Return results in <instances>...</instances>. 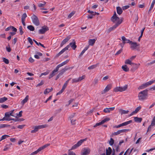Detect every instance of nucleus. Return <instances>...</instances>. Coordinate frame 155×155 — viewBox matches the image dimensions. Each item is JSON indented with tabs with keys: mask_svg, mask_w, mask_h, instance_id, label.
Returning <instances> with one entry per match:
<instances>
[{
	"mask_svg": "<svg viewBox=\"0 0 155 155\" xmlns=\"http://www.w3.org/2000/svg\"><path fill=\"white\" fill-rule=\"evenodd\" d=\"M70 46L73 49L75 50L77 47V46L76 45V42L74 40H73V41L72 42L70 43L69 45L67 46L64 48L62 49L57 54L56 56L57 57L59 56L61 54H62L64 52L68 50Z\"/></svg>",
	"mask_w": 155,
	"mask_h": 155,
	"instance_id": "f257e3e1",
	"label": "nucleus"
},
{
	"mask_svg": "<svg viewBox=\"0 0 155 155\" xmlns=\"http://www.w3.org/2000/svg\"><path fill=\"white\" fill-rule=\"evenodd\" d=\"M147 96V90H144L139 93L138 97L140 100H144L146 99Z\"/></svg>",
	"mask_w": 155,
	"mask_h": 155,
	"instance_id": "f03ea898",
	"label": "nucleus"
},
{
	"mask_svg": "<svg viewBox=\"0 0 155 155\" xmlns=\"http://www.w3.org/2000/svg\"><path fill=\"white\" fill-rule=\"evenodd\" d=\"M155 82V79L154 80H151L143 84L141 86L138 87V89H144L145 88L149 86L152 84L153 83Z\"/></svg>",
	"mask_w": 155,
	"mask_h": 155,
	"instance_id": "7ed1b4c3",
	"label": "nucleus"
},
{
	"mask_svg": "<svg viewBox=\"0 0 155 155\" xmlns=\"http://www.w3.org/2000/svg\"><path fill=\"white\" fill-rule=\"evenodd\" d=\"M50 145L49 143H47L41 147H40L38 150L34 152L31 153L28 155H35L37 154L38 153L42 150L44 149L45 148L49 146Z\"/></svg>",
	"mask_w": 155,
	"mask_h": 155,
	"instance_id": "20e7f679",
	"label": "nucleus"
},
{
	"mask_svg": "<svg viewBox=\"0 0 155 155\" xmlns=\"http://www.w3.org/2000/svg\"><path fill=\"white\" fill-rule=\"evenodd\" d=\"M127 87L128 85H127L124 86L123 87H117L114 89V91L115 92H122L126 91Z\"/></svg>",
	"mask_w": 155,
	"mask_h": 155,
	"instance_id": "39448f33",
	"label": "nucleus"
},
{
	"mask_svg": "<svg viewBox=\"0 0 155 155\" xmlns=\"http://www.w3.org/2000/svg\"><path fill=\"white\" fill-rule=\"evenodd\" d=\"M87 139V138H85L84 139L81 140L78 142V143L72 146L71 150H74L77 147L80 146L82 143L84 141H86Z\"/></svg>",
	"mask_w": 155,
	"mask_h": 155,
	"instance_id": "423d86ee",
	"label": "nucleus"
},
{
	"mask_svg": "<svg viewBox=\"0 0 155 155\" xmlns=\"http://www.w3.org/2000/svg\"><path fill=\"white\" fill-rule=\"evenodd\" d=\"M32 22L36 26H38L40 25V22L38 17L34 14L31 17Z\"/></svg>",
	"mask_w": 155,
	"mask_h": 155,
	"instance_id": "0eeeda50",
	"label": "nucleus"
},
{
	"mask_svg": "<svg viewBox=\"0 0 155 155\" xmlns=\"http://www.w3.org/2000/svg\"><path fill=\"white\" fill-rule=\"evenodd\" d=\"M47 127L46 124H44L36 126L35 127L34 130L31 131V133H35L37 132L39 129L46 127Z\"/></svg>",
	"mask_w": 155,
	"mask_h": 155,
	"instance_id": "6e6552de",
	"label": "nucleus"
},
{
	"mask_svg": "<svg viewBox=\"0 0 155 155\" xmlns=\"http://www.w3.org/2000/svg\"><path fill=\"white\" fill-rule=\"evenodd\" d=\"M123 20V18H121L120 19V18L117 16L115 12H114L113 15L111 18V21L113 22H115L116 21H117V22L121 20H122V22Z\"/></svg>",
	"mask_w": 155,
	"mask_h": 155,
	"instance_id": "1a4fd4ad",
	"label": "nucleus"
},
{
	"mask_svg": "<svg viewBox=\"0 0 155 155\" xmlns=\"http://www.w3.org/2000/svg\"><path fill=\"white\" fill-rule=\"evenodd\" d=\"M122 22V21L121 20L120 21L117 22L116 24L112 27L110 28L107 30V33H109L112 31L114 30L116 28H117L119 25H120Z\"/></svg>",
	"mask_w": 155,
	"mask_h": 155,
	"instance_id": "9d476101",
	"label": "nucleus"
},
{
	"mask_svg": "<svg viewBox=\"0 0 155 155\" xmlns=\"http://www.w3.org/2000/svg\"><path fill=\"white\" fill-rule=\"evenodd\" d=\"M91 152L90 149L88 147L83 148L82 150V155H88Z\"/></svg>",
	"mask_w": 155,
	"mask_h": 155,
	"instance_id": "9b49d317",
	"label": "nucleus"
},
{
	"mask_svg": "<svg viewBox=\"0 0 155 155\" xmlns=\"http://www.w3.org/2000/svg\"><path fill=\"white\" fill-rule=\"evenodd\" d=\"M128 130H129L126 129L119 130H118L116 132H115L112 133V135H117L119 134H120L121 133H125L126 132L128 131Z\"/></svg>",
	"mask_w": 155,
	"mask_h": 155,
	"instance_id": "f8f14e48",
	"label": "nucleus"
},
{
	"mask_svg": "<svg viewBox=\"0 0 155 155\" xmlns=\"http://www.w3.org/2000/svg\"><path fill=\"white\" fill-rule=\"evenodd\" d=\"M49 30L47 26H44L42 27V28L38 31V33L40 34H44Z\"/></svg>",
	"mask_w": 155,
	"mask_h": 155,
	"instance_id": "ddd939ff",
	"label": "nucleus"
},
{
	"mask_svg": "<svg viewBox=\"0 0 155 155\" xmlns=\"http://www.w3.org/2000/svg\"><path fill=\"white\" fill-rule=\"evenodd\" d=\"M14 111V110H13L9 112L5 113V117L8 118H9V117L10 116H12L13 117H15V116L13 114V113Z\"/></svg>",
	"mask_w": 155,
	"mask_h": 155,
	"instance_id": "4468645a",
	"label": "nucleus"
},
{
	"mask_svg": "<svg viewBox=\"0 0 155 155\" xmlns=\"http://www.w3.org/2000/svg\"><path fill=\"white\" fill-rule=\"evenodd\" d=\"M111 88V85L110 84H108L107 85L104 90L101 91V94H104L108 92Z\"/></svg>",
	"mask_w": 155,
	"mask_h": 155,
	"instance_id": "2eb2a0df",
	"label": "nucleus"
},
{
	"mask_svg": "<svg viewBox=\"0 0 155 155\" xmlns=\"http://www.w3.org/2000/svg\"><path fill=\"white\" fill-rule=\"evenodd\" d=\"M70 39V37L69 36L67 37L66 38L64 39L62 41L60 44V47H62Z\"/></svg>",
	"mask_w": 155,
	"mask_h": 155,
	"instance_id": "dca6fc26",
	"label": "nucleus"
},
{
	"mask_svg": "<svg viewBox=\"0 0 155 155\" xmlns=\"http://www.w3.org/2000/svg\"><path fill=\"white\" fill-rule=\"evenodd\" d=\"M121 39H122V41H123V43L124 44L128 43L130 44V42L131 41H130V40L126 39V38L124 36H123L121 37Z\"/></svg>",
	"mask_w": 155,
	"mask_h": 155,
	"instance_id": "f3484780",
	"label": "nucleus"
},
{
	"mask_svg": "<svg viewBox=\"0 0 155 155\" xmlns=\"http://www.w3.org/2000/svg\"><path fill=\"white\" fill-rule=\"evenodd\" d=\"M70 68H64L62 70H61L60 71V72L59 73V74H58L60 76H61L63 74V73L65 72L67 70L70 69Z\"/></svg>",
	"mask_w": 155,
	"mask_h": 155,
	"instance_id": "a211bd4d",
	"label": "nucleus"
},
{
	"mask_svg": "<svg viewBox=\"0 0 155 155\" xmlns=\"http://www.w3.org/2000/svg\"><path fill=\"white\" fill-rule=\"evenodd\" d=\"M29 96L27 95L26 96L24 99L21 102V104L23 105L25 103H26L28 100Z\"/></svg>",
	"mask_w": 155,
	"mask_h": 155,
	"instance_id": "6ab92c4d",
	"label": "nucleus"
},
{
	"mask_svg": "<svg viewBox=\"0 0 155 155\" xmlns=\"http://www.w3.org/2000/svg\"><path fill=\"white\" fill-rule=\"evenodd\" d=\"M130 48L131 49L134 50L136 49V43L133 42L132 41L130 43Z\"/></svg>",
	"mask_w": 155,
	"mask_h": 155,
	"instance_id": "aec40b11",
	"label": "nucleus"
},
{
	"mask_svg": "<svg viewBox=\"0 0 155 155\" xmlns=\"http://www.w3.org/2000/svg\"><path fill=\"white\" fill-rule=\"evenodd\" d=\"M96 41L95 39H90L88 41L89 45H90L93 46L95 43Z\"/></svg>",
	"mask_w": 155,
	"mask_h": 155,
	"instance_id": "412c9836",
	"label": "nucleus"
},
{
	"mask_svg": "<svg viewBox=\"0 0 155 155\" xmlns=\"http://www.w3.org/2000/svg\"><path fill=\"white\" fill-rule=\"evenodd\" d=\"M99 63H97L95 64L92 65L88 67L87 68L88 70L93 69L97 67Z\"/></svg>",
	"mask_w": 155,
	"mask_h": 155,
	"instance_id": "4be33fe9",
	"label": "nucleus"
},
{
	"mask_svg": "<svg viewBox=\"0 0 155 155\" xmlns=\"http://www.w3.org/2000/svg\"><path fill=\"white\" fill-rule=\"evenodd\" d=\"M122 68L123 70L125 72H127L129 71V68L126 65H124L122 66Z\"/></svg>",
	"mask_w": 155,
	"mask_h": 155,
	"instance_id": "5701e85b",
	"label": "nucleus"
},
{
	"mask_svg": "<svg viewBox=\"0 0 155 155\" xmlns=\"http://www.w3.org/2000/svg\"><path fill=\"white\" fill-rule=\"evenodd\" d=\"M132 122V120H130L129 121L124 122V123H123L121 124H120L121 127H122V126H126V125L130 124Z\"/></svg>",
	"mask_w": 155,
	"mask_h": 155,
	"instance_id": "b1692460",
	"label": "nucleus"
},
{
	"mask_svg": "<svg viewBox=\"0 0 155 155\" xmlns=\"http://www.w3.org/2000/svg\"><path fill=\"white\" fill-rule=\"evenodd\" d=\"M131 61L130 59H126L125 61V64H128L131 65L135 64L134 63L132 62Z\"/></svg>",
	"mask_w": 155,
	"mask_h": 155,
	"instance_id": "393cba45",
	"label": "nucleus"
},
{
	"mask_svg": "<svg viewBox=\"0 0 155 155\" xmlns=\"http://www.w3.org/2000/svg\"><path fill=\"white\" fill-rule=\"evenodd\" d=\"M15 120V119L13 118H7V117H5V116L3 118L0 119V121H4V120L10 121V120Z\"/></svg>",
	"mask_w": 155,
	"mask_h": 155,
	"instance_id": "a878e982",
	"label": "nucleus"
},
{
	"mask_svg": "<svg viewBox=\"0 0 155 155\" xmlns=\"http://www.w3.org/2000/svg\"><path fill=\"white\" fill-rule=\"evenodd\" d=\"M117 12L119 15H120L122 14L123 11L121 8L119 6L117 7Z\"/></svg>",
	"mask_w": 155,
	"mask_h": 155,
	"instance_id": "bb28decb",
	"label": "nucleus"
},
{
	"mask_svg": "<svg viewBox=\"0 0 155 155\" xmlns=\"http://www.w3.org/2000/svg\"><path fill=\"white\" fill-rule=\"evenodd\" d=\"M112 152V149L110 147L108 148V149L106 150V155H110Z\"/></svg>",
	"mask_w": 155,
	"mask_h": 155,
	"instance_id": "cd10ccee",
	"label": "nucleus"
},
{
	"mask_svg": "<svg viewBox=\"0 0 155 155\" xmlns=\"http://www.w3.org/2000/svg\"><path fill=\"white\" fill-rule=\"evenodd\" d=\"M52 90L53 88L52 87H51L50 89L47 88L45 90L44 92V93L45 94H47L51 91H52Z\"/></svg>",
	"mask_w": 155,
	"mask_h": 155,
	"instance_id": "c85d7f7f",
	"label": "nucleus"
},
{
	"mask_svg": "<svg viewBox=\"0 0 155 155\" xmlns=\"http://www.w3.org/2000/svg\"><path fill=\"white\" fill-rule=\"evenodd\" d=\"M10 125L9 124H0V129L5 127H10Z\"/></svg>",
	"mask_w": 155,
	"mask_h": 155,
	"instance_id": "c756f323",
	"label": "nucleus"
},
{
	"mask_svg": "<svg viewBox=\"0 0 155 155\" xmlns=\"http://www.w3.org/2000/svg\"><path fill=\"white\" fill-rule=\"evenodd\" d=\"M71 78H70L69 79H68L65 82V83L64 84V85H63V86L62 87V88H63V89H65V88H66V87H67V85L69 82V81H70V80H71Z\"/></svg>",
	"mask_w": 155,
	"mask_h": 155,
	"instance_id": "7c9ffc66",
	"label": "nucleus"
},
{
	"mask_svg": "<svg viewBox=\"0 0 155 155\" xmlns=\"http://www.w3.org/2000/svg\"><path fill=\"white\" fill-rule=\"evenodd\" d=\"M129 112V111L128 110H120V112L121 114H127Z\"/></svg>",
	"mask_w": 155,
	"mask_h": 155,
	"instance_id": "2f4dec72",
	"label": "nucleus"
},
{
	"mask_svg": "<svg viewBox=\"0 0 155 155\" xmlns=\"http://www.w3.org/2000/svg\"><path fill=\"white\" fill-rule=\"evenodd\" d=\"M7 100V98L5 97H3L0 98V103H2Z\"/></svg>",
	"mask_w": 155,
	"mask_h": 155,
	"instance_id": "473e14b6",
	"label": "nucleus"
},
{
	"mask_svg": "<svg viewBox=\"0 0 155 155\" xmlns=\"http://www.w3.org/2000/svg\"><path fill=\"white\" fill-rule=\"evenodd\" d=\"M145 28H144L142 29L140 31L141 35L138 39V41H140V38L142 37V36H143V32L144 31L145 29Z\"/></svg>",
	"mask_w": 155,
	"mask_h": 155,
	"instance_id": "72a5a7b5",
	"label": "nucleus"
},
{
	"mask_svg": "<svg viewBox=\"0 0 155 155\" xmlns=\"http://www.w3.org/2000/svg\"><path fill=\"white\" fill-rule=\"evenodd\" d=\"M27 28L31 31H34L35 30L34 27L31 25L28 26Z\"/></svg>",
	"mask_w": 155,
	"mask_h": 155,
	"instance_id": "f704fd0d",
	"label": "nucleus"
},
{
	"mask_svg": "<svg viewBox=\"0 0 155 155\" xmlns=\"http://www.w3.org/2000/svg\"><path fill=\"white\" fill-rule=\"evenodd\" d=\"M56 72L53 71L49 75V78L50 79L54 76L56 74Z\"/></svg>",
	"mask_w": 155,
	"mask_h": 155,
	"instance_id": "c9c22d12",
	"label": "nucleus"
},
{
	"mask_svg": "<svg viewBox=\"0 0 155 155\" xmlns=\"http://www.w3.org/2000/svg\"><path fill=\"white\" fill-rule=\"evenodd\" d=\"M33 41L35 42V43L38 45H40V46H42V47H43L44 48H45V47L44 46V45L43 44H41V43H40V42H39V43L36 40H35L34 39H33Z\"/></svg>",
	"mask_w": 155,
	"mask_h": 155,
	"instance_id": "e433bc0d",
	"label": "nucleus"
},
{
	"mask_svg": "<svg viewBox=\"0 0 155 155\" xmlns=\"http://www.w3.org/2000/svg\"><path fill=\"white\" fill-rule=\"evenodd\" d=\"M110 120V119L109 118H106L101 121V123H102V124H103L105 123L106 121H109Z\"/></svg>",
	"mask_w": 155,
	"mask_h": 155,
	"instance_id": "4c0bfd02",
	"label": "nucleus"
},
{
	"mask_svg": "<svg viewBox=\"0 0 155 155\" xmlns=\"http://www.w3.org/2000/svg\"><path fill=\"white\" fill-rule=\"evenodd\" d=\"M69 61V60H67L63 62L61 64H59V65H60L61 67L64 65L66 64H67L68 62Z\"/></svg>",
	"mask_w": 155,
	"mask_h": 155,
	"instance_id": "58836bf2",
	"label": "nucleus"
},
{
	"mask_svg": "<svg viewBox=\"0 0 155 155\" xmlns=\"http://www.w3.org/2000/svg\"><path fill=\"white\" fill-rule=\"evenodd\" d=\"M9 137V136L7 135H5L3 136H2L0 140V141H1L2 140H4L6 138V137Z\"/></svg>",
	"mask_w": 155,
	"mask_h": 155,
	"instance_id": "ea45409f",
	"label": "nucleus"
},
{
	"mask_svg": "<svg viewBox=\"0 0 155 155\" xmlns=\"http://www.w3.org/2000/svg\"><path fill=\"white\" fill-rule=\"evenodd\" d=\"M2 59L3 62H4L5 64H8L9 63V60L5 58H3Z\"/></svg>",
	"mask_w": 155,
	"mask_h": 155,
	"instance_id": "a19ab883",
	"label": "nucleus"
},
{
	"mask_svg": "<svg viewBox=\"0 0 155 155\" xmlns=\"http://www.w3.org/2000/svg\"><path fill=\"white\" fill-rule=\"evenodd\" d=\"M142 120V118L141 117H136V122L140 123Z\"/></svg>",
	"mask_w": 155,
	"mask_h": 155,
	"instance_id": "79ce46f5",
	"label": "nucleus"
},
{
	"mask_svg": "<svg viewBox=\"0 0 155 155\" xmlns=\"http://www.w3.org/2000/svg\"><path fill=\"white\" fill-rule=\"evenodd\" d=\"M45 4L46 2H43V3H39L38 5V6L39 7H44Z\"/></svg>",
	"mask_w": 155,
	"mask_h": 155,
	"instance_id": "37998d69",
	"label": "nucleus"
},
{
	"mask_svg": "<svg viewBox=\"0 0 155 155\" xmlns=\"http://www.w3.org/2000/svg\"><path fill=\"white\" fill-rule=\"evenodd\" d=\"M27 17L26 14L25 13H24L21 17V20H25V18Z\"/></svg>",
	"mask_w": 155,
	"mask_h": 155,
	"instance_id": "c03bdc74",
	"label": "nucleus"
},
{
	"mask_svg": "<svg viewBox=\"0 0 155 155\" xmlns=\"http://www.w3.org/2000/svg\"><path fill=\"white\" fill-rule=\"evenodd\" d=\"M22 111H20L18 114H17V116L15 117H21L22 116Z\"/></svg>",
	"mask_w": 155,
	"mask_h": 155,
	"instance_id": "a18cd8bd",
	"label": "nucleus"
},
{
	"mask_svg": "<svg viewBox=\"0 0 155 155\" xmlns=\"http://www.w3.org/2000/svg\"><path fill=\"white\" fill-rule=\"evenodd\" d=\"M114 143V140L112 138H111L110 139V140L109 142V144H110V145L112 146L113 145Z\"/></svg>",
	"mask_w": 155,
	"mask_h": 155,
	"instance_id": "49530a36",
	"label": "nucleus"
},
{
	"mask_svg": "<svg viewBox=\"0 0 155 155\" xmlns=\"http://www.w3.org/2000/svg\"><path fill=\"white\" fill-rule=\"evenodd\" d=\"M22 26H20L19 28V30L20 33L21 35H22L24 33V32L22 31Z\"/></svg>",
	"mask_w": 155,
	"mask_h": 155,
	"instance_id": "de8ad7c7",
	"label": "nucleus"
},
{
	"mask_svg": "<svg viewBox=\"0 0 155 155\" xmlns=\"http://www.w3.org/2000/svg\"><path fill=\"white\" fill-rule=\"evenodd\" d=\"M68 155H77L75 153L73 152L70 151V150H69L68 151Z\"/></svg>",
	"mask_w": 155,
	"mask_h": 155,
	"instance_id": "09e8293b",
	"label": "nucleus"
},
{
	"mask_svg": "<svg viewBox=\"0 0 155 155\" xmlns=\"http://www.w3.org/2000/svg\"><path fill=\"white\" fill-rule=\"evenodd\" d=\"M154 125H152V123H151V124L150 125L148 128V129L147 130V132H148V131H150L152 129V127L154 126Z\"/></svg>",
	"mask_w": 155,
	"mask_h": 155,
	"instance_id": "8fccbe9b",
	"label": "nucleus"
},
{
	"mask_svg": "<svg viewBox=\"0 0 155 155\" xmlns=\"http://www.w3.org/2000/svg\"><path fill=\"white\" fill-rule=\"evenodd\" d=\"M61 67V66L59 65V64L57 65V66L56 67V68L54 69L53 71H55V72H57L58 70H59V68Z\"/></svg>",
	"mask_w": 155,
	"mask_h": 155,
	"instance_id": "3c124183",
	"label": "nucleus"
},
{
	"mask_svg": "<svg viewBox=\"0 0 155 155\" xmlns=\"http://www.w3.org/2000/svg\"><path fill=\"white\" fill-rule=\"evenodd\" d=\"M78 78L73 79L72 80V83H77L78 82Z\"/></svg>",
	"mask_w": 155,
	"mask_h": 155,
	"instance_id": "603ef678",
	"label": "nucleus"
},
{
	"mask_svg": "<svg viewBox=\"0 0 155 155\" xmlns=\"http://www.w3.org/2000/svg\"><path fill=\"white\" fill-rule=\"evenodd\" d=\"M75 12H72L70 13L68 16V18H71L75 14Z\"/></svg>",
	"mask_w": 155,
	"mask_h": 155,
	"instance_id": "864d4df0",
	"label": "nucleus"
},
{
	"mask_svg": "<svg viewBox=\"0 0 155 155\" xmlns=\"http://www.w3.org/2000/svg\"><path fill=\"white\" fill-rule=\"evenodd\" d=\"M49 72L48 71H47L45 72L42 73L41 74L40 76L41 77L43 75H47V74H49Z\"/></svg>",
	"mask_w": 155,
	"mask_h": 155,
	"instance_id": "5fc2aeb1",
	"label": "nucleus"
},
{
	"mask_svg": "<svg viewBox=\"0 0 155 155\" xmlns=\"http://www.w3.org/2000/svg\"><path fill=\"white\" fill-rule=\"evenodd\" d=\"M85 77V75H83L81 77H79V78H78V80L79 82L81 81L82 80H83L84 78Z\"/></svg>",
	"mask_w": 155,
	"mask_h": 155,
	"instance_id": "6e6d98bb",
	"label": "nucleus"
},
{
	"mask_svg": "<svg viewBox=\"0 0 155 155\" xmlns=\"http://www.w3.org/2000/svg\"><path fill=\"white\" fill-rule=\"evenodd\" d=\"M28 41L30 43L31 45H32L33 42L32 40L30 37H28L27 38Z\"/></svg>",
	"mask_w": 155,
	"mask_h": 155,
	"instance_id": "4d7b16f0",
	"label": "nucleus"
},
{
	"mask_svg": "<svg viewBox=\"0 0 155 155\" xmlns=\"http://www.w3.org/2000/svg\"><path fill=\"white\" fill-rule=\"evenodd\" d=\"M65 89L62 88L61 90L58 92L56 94V95H58L61 94L64 91Z\"/></svg>",
	"mask_w": 155,
	"mask_h": 155,
	"instance_id": "13d9d810",
	"label": "nucleus"
},
{
	"mask_svg": "<svg viewBox=\"0 0 155 155\" xmlns=\"http://www.w3.org/2000/svg\"><path fill=\"white\" fill-rule=\"evenodd\" d=\"M65 89L62 88L61 90L58 92L56 94V95H58L61 94L64 91Z\"/></svg>",
	"mask_w": 155,
	"mask_h": 155,
	"instance_id": "bf43d9fd",
	"label": "nucleus"
},
{
	"mask_svg": "<svg viewBox=\"0 0 155 155\" xmlns=\"http://www.w3.org/2000/svg\"><path fill=\"white\" fill-rule=\"evenodd\" d=\"M65 89L62 88L61 90L58 92L56 94V95H58L61 94L64 91Z\"/></svg>",
	"mask_w": 155,
	"mask_h": 155,
	"instance_id": "052dcab7",
	"label": "nucleus"
},
{
	"mask_svg": "<svg viewBox=\"0 0 155 155\" xmlns=\"http://www.w3.org/2000/svg\"><path fill=\"white\" fill-rule=\"evenodd\" d=\"M104 111L105 113H109L110 112V110L109 108H106L104 109Z\"/></svg>",
	"mask_w": 155,
	"mask_h": 155,
	"instance_id": "680f3d73",
	"label": "nucleus"
},
{
	"mask_svg": "<svg viewBox=\"0 0 155 155\" xmlns=\"http://www.w3.org/2000/svg\"><path fill=\"white\" fill-rule=\"evenodd\" d=\"M75 113H74L72 114H71L69 117V118L70 120H71V119H72L75 116Z\"/></svg>",
	"mask_w": 155,
	"mask_h": 155,
	"instance_id": "e2e57ef3",
	"label": "nucleus"
},
{
	"mask_svg": "<svg viewBox=\"0 0 155 155\" xmlns=\"http://www.w3.org/2000/svg\"><path fill=\"white\" fill-rule=\"evenodd\" d=\"M44 83L43 81H41L40 83L38 84L37 85L36 87H39V86H40L42 85Z\"/></svg>",
	"mask_w": 155,
	"mask_h": 155,
	"instance_id": "0e129e2a",
	"label": "nucleus"
},
{
	"mask_svg": "<svg viewBox=\"0 0 155 155\" xmlns=\"http://www.w3.org/2000/svg\"><path fill=\"white\" fill-rule=\"evenodd\" d=\"M122 48L120 50H119L115 54V55H117L119 54H120L122 51Z\"/></svg>",
	"mask_w": 155,
	"mask_h": 155,
	"instance_id": "69168bd1",
	"label": "nucleus"
},
{
	"mask_svg": "<svg viewBox=\"0 0 155 155\" xmlns=\"http://www.w3.org/2000/svg\"><path fill=\"white\" fill-rule=\"evenodd\" d=\"M129 7H130L129 5H126V6H123L122 8L124 10H126V9H128V8H129Z\"/></svg>",
	"mask_w": 155,
	"mask_h": 155,
	"instance_id": "338daca9",
	"label": "nucleus"
},
{
	"mask_svg": "<svg viewBox=\"0 0 155 155\" xmlns=\"http://www.w3.org/2000/svg\"><path fill=\"white\" fill-rule=\"evenodd\" d=\"M152 125H155V116L153 117L152 120Z\"/></svg>",
	"mask_w": 155,
	"mask_h": 155,
	"instance_id": "774afa93",
	"label": "nucleus"
}]
</instances>
